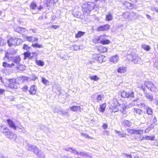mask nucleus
<instances>
[{"label":"nucleus","mask_w":158,"mask_h":158,"mask_svg":"<svg viewBox=\"0 0 158 158\" xmlns=\"http://www.w3.org/2000/svg\"><path fill=\"white\" fill-rule=\"evenodd\" d=\"M37 6L36 3L34 2H32L30 4V8L32 10H35L37 7Z\"/></svg>","instance_id":"7c9ffc66"},{"label":"nucleus","mask_w":158,"mask_h":158,"mask_svg":"<svg viewBox=\"0 0 158 158\" xmlns=\"http://www.w3.org/2000/svg\"><path fill=\"white\" fill-rule=\"evenodd\" d=\"M137 100H133L131 102V104L134 106H138V102Z\"/></svg>","instance_id":"603ef678"},{"label":"nucleus","mask_w":158,"mask_h":158,"mask_svg":"<svg viewBox=\"0 0 158 158\" xmlns=\"http://www.w3.org/2000/svg\"><path fill=\"white\" fill-rule=\"evenodd\" d=\"M105 56L102 55H99L96 57V59L100 63H102L104 61V59Z\"/></svg>","instance_id":"f3484780"},{"label":"nucleus","mask_w":158,"mask_h":158,"mask_svg":"<svg viewBox=\"0 0 158 158\" xmlns=\"http://www.w3.org/2000/svg\"><path fill=\"white\" fill-rule=\"evenodd\" d=\"M37 78V76L34 74H32L31 76V79L33 81H35Z\"/></svg>","instance_id":"3c124183"},{"label":"nucleus","mask_w":158,"mask_h":158,"mask_svg":"<svg viewBox=\"0 0 158 158\" xmlns=\"http://www.w3.org/2000/svg\"><path fill=\"white\" fill-rule=\"evenodd\" d=\"M102 127L103 129H106L107 127V125L106 124L104 123L102 125Z\"/></svg>","instance_id":"69168bd1"},{"label":"nucleus","mask_w":158,"mask_h":158,"mask_svg":"<svg viewBox=\"0 0 158 158\" xmlns=\"http://www.w3.org/2000/svg\"><path fill=\"white\" fill-rule=\"evenodd\" d=\"M123 4L124 6L130 9H132L133 7V4L131 3L128 2H125L123 3Z\"/></svg>","instance_id":"2eb2a0df"},{"label":"nucleus","mask_w":158,"mask_h":158,"mask_svg":"<svg viewBox=\"0 0 158 158\" xmlns=\"http://www.w3.org/2000/svg\"><path fill=\"white\" fill-rule=\"evenodd\" d=\"M22 40L20 38L14 37L10 38L7 40L8 46L10 47L12 46L18 45L22 43Z\"/></svg>","instance_id":"f03ea898"},{"label":"nucleus","mask_w":158,"mask_h":158,"mask_svg":"<svg viewBox=\"0 0 158 158\" xmlns=\"http://www.w3.org/2000/svg\"><path fill=\"white\" fill-rule=\"evenodd\" d=\"M122 125L125 127H130L131 126L132 123L128 120H125L122 122Z\"/></svg>","instance_id":"4468645a"},{"label":"nucleus","mask_w":158,"mask_h":158,"mask_svg":"<svg viewBox=\"0 0 158 158\" xmlns=\"http://www.w3.org/2000/svg\"><path fill=\"white\" fill-rule=\"evenodd\" d=\"M118 56L117 55H115L114 56L111 57L110 58V61L111 62H113L114 63H115L118 62Z\"/></svg>","instance_id":"a211bd4d"},{"label":"nucleus","mask_w":158,"mask_h":158,"mask_svg":"<svg viewBox=\"0 0 158 158\" xmlns=\"http://www.w3.org/2000/svg\"><path fill=\"white\" fill-rule=\"evenodd\" d=\"M110 41L109 40L106 39L100 41V43L103 44H109L110 43Z\"/></svg>","instance_id":"e433bc0d"},{"label":"nucleus","mask_w":158,"mask_h":158,"mask_svg":"<svg viewBox=\"0 0 158 158\" xmlns=\"http://www.w3.org/2000/svg\"><path fill=\"white\" fill-rule=\"evenodd\" d=\"M31 55V53L28 52H25L24 53V59H26L27 57H29Z\"/></svg>","instance_id":"49530a36"},{"label":"nucleus","mask_w":158,"mask_h":158,"mask_svg":"<svg viewBox=\"0 0 158 158\" xmlns=\"http://www.w3.org/2000/svg\"><path fill=\"white\" fill-rule=\"evenodd\" d=\"M89 78L91 80H94L95 81H98L99 79V78L96 75L94 76H89Z\"/></svg>","instance_id":"4c0bfd02"},{"label":"nucleus","mask_w":158,"mask_h":158,"mask_svg":"<svg viewBox=\"0 0 158 158\" xmlns=\"http://www.w3.org/2000/svg\"><path fill=\"white\" fill-rule=\"evenodd\" d=\"M145 139H150L152 140H154V136H146L145 135Z\"/></svg>","instance_id":"09e8293b"},{"label":"nucleus","mask_w":158,"mask_h":158,"mask_svg":"<svg viewBox=\"0 0 158 158\" xmlns=\"http://www.w3.org/2000/svg\"><path fill=\"white\" fill-rule=\"evenodd\" d=\"M121 96L124 98H131L134 97V94L133 92L131 91L129 92L123 91L121 93Z\"/></svg>","instance_id":"39448f33"},{"label":"nucleus","mask_w":158,"mask_h":158,"mask_svg":"<svg viewBox=\"0 0 158 158\" xmlns=\"http://www.w3.org/2000/svg\"><path fill=\"white\" fill-rule=\"evenodd\" d=\"M147 113L148 114H151L152 113V110L150 108H149L148 106H146L145 107Z\"/></svg>","instance_id":"f704fd0d"},{"label":"nucleus","mask_w":158,"mask_h":158,"mask_svg":"<svg viewBox=\"0 0 158 158\" xmlns=\"http://www.w3.org/2000/svg\"><path fill=\"white\" fill-rule=\"evenodd\" d=\"M3 66L5 68H12L15 66V64L14 63H12L11 64L8 63L6 62H4L2 64Z\"/></svg>","instance_id":"aec40b11"},{"label":"nucleus","mask_w":158,"mask_h":158,"mask_svg":"<svg viewBox=\"0 0 158 158\" xmlns=\"http://www.w3.org/2000/svg\"><path fill=\"white\" fill-rule=\"evenodd\" d=\"M90 4H84V5L85 6V7L86 8V9L88 10V11H90L91 10V8H89V6H90Z\"/></svg>","instance_id":"864d4df0"},{"label":"nucleus","mask_w":158,"mask_h":158,"mask_svg":"<svg viewBox=\"0 0 158 158\" xmlns=\"http://www.w3.org/2000/svg\"><path fill=\"white\" fill-rule=\"evenodd\" d=\"M138 57L137 55H135L132 57V61L135 64H137L138 63Z\"/></svg>","instance_id":"a878e982"},{"label":"nucleus","mask_w":158,"mask_h":158,"mask_svg":"<svg viewBox=\"0 0 158 158\" xmlns=\"http://www.w3.org/2000/svg\"><path fill=\"white\" fill-rule=\"evenodd\" d=\"M64 149L65 150H66L67 151H69L74 154H75V153H76V150L75 149H73L72 148H64Z\"/></svg>","instance_id":"4be33fe9"},{"label":"nucleus","mask_w":158,"mask_h":158,"mask_svg":"<svg viewBox=\"0 0 158 158\" xmlns=\"http://www.w3.org/2000/svg\"><path fill=\"white\" fill-rule=\"evenodd\" d=\"M23 48L27 51H29L30 49V48L29 47L28 45L25 44L23 46Z\"/></svg>","instance_id":"8fccbe9b"},{"label":"nucleus","mask_w":158,"mask_h":158,"mask_svg":"<svg viewBox=\"0 0 158 158\" xmlns=\"http://www.w3.org/2000/svg\"><path fill=\"white\" fill-rule=\"evenodd\" d=\"M100 41L106 39L107 36L106 35H102L99 36Z\"/></svg>","instance_id":"37998d69"},{"label":"nucleus","mask_w":158,"mask_h":158,"mask_svg":"<svg viewBox=\"0 0 158 158\" xmlns=\"http://www.w3.org/2000/svg\"><path fill=\"white\" fill-rule=\"evenodd\" d=\"M127 68L125 67H119L117 70L118 73H124L126 71Z\"/></svg>","instance_id":"6ab92c4d"},{"label":"nucleus","mask_w":158,"mask_h":158,"mask_svg":"<svg viewBox=\"0 0 158 158\" xmlns=\"http://www.w3.org/2000/svg\"><path fill=\"white\" fill-rule=\"evenodd\" d=\"M106 106V103L103 104L101 105L100 108V111L102 112H103L105 109Z\"/></svg>","instance_id":"72a5a7b5"},{"label":"nucleus","mask_w":158,"mask_h":158,"mask_svg":"<svg viewBox=\"0 0 158 158\" xmlns=\"http://www.w3.org/2000/svg\"><path fill=\"white\" fill-rule=\"evenodd\" d=\"M18 129V131L19 132H22L25 133L26 130L22 126L17 127V129Z\"/></svg>","instance_id":"473e14b6"},{"label":"nucleus","mask_w":158,"mask_h":158,"mask_svg":"<svg viewBox=\"0 0 158 158\" xmlns=\"http://www.w3.org/2000/svg\"><path fill=\"white\" fill-rule=\"evenodd\" d=\"M81 135L83 137H85L86 138H89V135L85 134H82Z\"/></svg>","instance_id":"052dcab7"},{"label":"nucleus","mask_w":158,"mask_h":158,"mask_svg":"<svg viewBox=\"0 0 158 158\" xmlns=\"http://www.w3.org/2000/svg\"><path fill=\"white\" fill-rule=\"evenodd\" d=\"M142 90L144 92V93L145 94V96L150 101H151L153 99V97L152 95L149 93H147L145 92V88H142Z\"/></svg>","instance_id":"9b49d317"},{"label":"nucleus","mask_w":158,"mask_h":158,"mask_svg":"<svg viewBox=\"0 0 158 158\" xmlns=\"http://www.w3.org/2000/svg\"><path fill=\"white\" fill-rule=\"evenodd\" d=\"M140 106H142V107H143L144 108V109H145V107L146 106H147L146 104L144 103H140Z\"/></svg>","instance_id":"0e129e2a"},{"label":"nucleus","mask_w":158,"mask_h":158,"mask_svg":"<svg viewBox=\"0 0 158 158\" xmlns=\"http://www.w3.org/2000/svg\"><path fill=\"white\" fill-rule=\"evenodd\" d=\"M5 136L12 140H15L17 137L16 134L14 133L10 130L6 134H5Z\"/></svg>","instance_id":"20e7f679"},{"label":"nucleus","mask_w":158,"mask_h":158,"mask_svg":"<svg viewBox=\"0 0 158 158\" xmlns=\"http://www.w3.org/2000/svg\"><path fill=\"white\" fill-rule=\"evenodd\" d=\"M7 122L9 126V127L14 130H17V127L15 125V123L10 119H7Z\"/></svg>","instance_id":"1a4fd4ad"},{"label":"nucleus","mask_w":158,"mask_h":158,"mask_svg":"<svg viewBox=\"0 0 158 158\" xmlns=\"http://www.w3.org/2000/svg\"><path fill=\"white\" fill-rule=\"evenodd\" d=\"M123 156L126 158H132V156L131 154L123 153Z\"/></svg>","instance_id":"79ce46f5"},{"label":"nucleus","mask_w":158,"mask_h":158,"mask_svg":"<svg viewBox=\"0 0 158 158\" xmlns=\"http://www.w3.org/2000/svg\"><path fill=\"white\" fill-rule=\"evenodd\" d=\"M32 46L34 47H36L38 48H41L42 47V45H39L37 44H33L32 45Z\"/></svg>","instance_id":"a18cd8bd"},{"label":"nucleus","mask_w":158,"mask_h":158,"mask_svg":"<svg viewBox=\"0 0 158 158\" xmlns=\"http://www.w3.org/2000/svg\"><path fill=\"white\" fill-rule=\"evenodd\" d=\"M150 90L153 92L156 91L157 90L156 87L153 84V86H152Z\"/></svg>","instance_id":"a19ab883"},{"label":"nucleus","mask_w":158,"mask_h":158,"mask_svg":"<svg viewBox=\"0 0 158 158\" xmlns=\"http://www.w3.org/2000/svg\"><path fill=\"white\" fill-rule=\"evenodd\" d=\"M37 90V88L35 85H32L30 88L29 92L30 94L34 95L35 94Z\"/></svg>","instance_id":"9d476101"},{"label":"nucleus","mask_w":158,"mask_h":158,"mask_svg":"<svg viewBox=\"0 0 158 158\" xmlns=\"http://www.w3.org/2000/svg\"><path fill=\"white\" fill-rule=\"evenodd\" d=\"M130 13L128 12H127L123 14V15L124 18L126 19H128V20H130L131 18L129 16Z\"/></svg>","instance_id":"c756f323"},{"label":"nucleus","mask_w":158,"mask_h":158,"mask_svg":"<svg viewBox=\"0 0 158 158\" xmlns=\"http://www.w3.org/2000/svg\"><path fill=\"white\" fill-rule=\"evenodd\" d=\"M9 81L10 83L16 84V80L15 79V78L9 79Z\"/></svg>","instance_id":"de8ad7c7"},{"label":"nucleus","mask_w":158,"mask_h":158,"mask_svg":"<svg viewBox=\"0 0 158 158\" xmlns=\"http://www.w3.org/2000/svg\"><path fill=\"white\" fill-rule=\"evenodd\" d=\"M97 96L96 97V100L98 102H100L102 101V99L104 98V95L103 94H99L98 93H97L93 95H91L92 98H94L96 96Z\"/></svg>","instance_id":"423d86ee"},{"label":"nucleus","mask_w":158,"mask_h":158,"mask_svg":"<svg viewBox=\"0 0 158 158\" xmlns=\"http://www.w3.org/2000/svg\"><path fill=\"white\" fill-rule=\"evenodd\" d=\"M153 66L154 67L156 68L157 69H158V60L154 62Z\"/></svg>","instance_id":"6e6d98bb"},{"label":"nucleus","mask_w":158,"mask_h":158,"mask_svg":"<svg viewBox=\"0 0 158 158\" xmlns=\"http://www.w3.org/2000/svg\"><path fill=\"white\" fill-rule=\"evenodd\" d=\"M76 153H75L74 154L77 155L78 156H82L84 157H89L91 156L89 155L88 152H78L76 150Z\"/></svg>","instance_id":"6e6552de"},{"label":"nucleus","mask_w":158,"mask_h":158,"mask_svg":"<svg viewBox=\"0 0 158 158\" xmlns=\"http://www.w3.org/2000/svg\"><path fill=\"white\" fill-rule=\"evenodd\" d=\"M12 53L14 55L15 53L14 52L13 53H10V52H8L6 54L5 57L4 58V60H6V58L7 59L9 60H12L13 62L19 64L21 60V59L19 56H16L15 57H11L10 56L9 54Z\"/></svg>","instance_id":"7ed1b4c3"},{"label":"nucleus","mask_w":158,"mask_h":158,"mask_svg":"<svg viewBox=\"0 0 158 158\" xmlns=\"http://www.w3.org/2000/svg\"><path fill=\"white\" fill-rule=\"evenodd\" d=\"M10 130L6 126H2L1 127L0 131L4 133L5 135Z\"/></svg>","instance_id":"f8f14e48"},{"label":"nucleus","mask_w":158,"mask_h":158,"mask_svg":"<svg viewBox=\"0 0 158 158\" xmlns=\"http://www.w3.org/2000/svg\"><path fill=\"white\" fill-rule=\"evenodd\" d=\"M133 112H134V113L135 115H136L135 114H138V109L134 108V109Z\"/></svg>","instance_id":"bf43d9fd"},{"label":"nucleus","mask_w":158,"mask_h":158,"mask_svg":"<svg viewBox=\"0 0 158 158\" xmlns=\"http://www.w3.org/2000/svg\"><path fill=\"white\" fill-rule=\"evenodd\" d=\"M26 38L27 40L29 42H33V36H27Z\"/></svg>","instance_id":"c03bdc74"},{"label":"nucleus","mask_w":158,"mask_h":158,"mask_svg":"<svg viewBox=\"0 0 158 158\" xmlns=\"http://www.w3.org/2000/svg\"><path fill=\"white\" fill-rule=\"evenodd\" d=\"M85 32L82 31H78L76 35V38H80L82 36L84 35Z\"/></svg>","instance_id":"c9c22d12"},{"label":"nucleus","mask_w":158,"mask_h":158,"mask_svg":"<svg viewBox=\"0 0 158 158\" xmlns=\"http://www.w3.org/2000/svg\"><path fill=\"white\" fill-rule=\"evenodd\" d=\"M28 89V87L27 86H24L22 88L24 92L26 91Z\"/></svg>","instance_id":"13d9d810"},{"label":"nucleus","mask_w":158,"mask_h":158,"mask_svg":"<svg viewBox=\"0 0 158 158\" xmlns=\"http://www.w3.org/2000/svg\"><path fill=\"white\" fill-rule=\"evenodd\" d=\"M42 82L45 85H46L47 84V83L48 82V81L46 80L44 78L42 77Z\"/></svg>","instance_id":"5fc2aeb1"},{"label":"nucleus","mask_w":158,"mask_h":158,"mask_svg":"<svg viewBox=\"0 0 158 158\" xmlns=\"http://www.w3.org/2000/svg\"><path fill=\"white\" fill-rule=\"evenodd\" d=\"M5 91V90L0 89V94H2Z\"/></svg>","instance_id":"680f3d73"},{"label":"nucleus","mask_w":158,"mask_h":158,"mask_svg":"<svg viewBox=\"0 0 158 158\" xmlns=\"http://www.w3.org/2000/svg\"><path fill=\"white\" fill-rule=\"evenodd\" d=\"M6 157L3 154L0 153V158H6Z\"/></svg>","instance_id":"774afa93"},{"label":"nucleus","mask_w":158,"mask_h":158,"mask_svg":"<svg viewBox=\"0 0 158 158\" xmlns=\"http://www.w3.org/2000/svg\"><path fill=\"white\" fill-rule=\"evenodd\" d=\"M110 28V26L108 24H106L103 26H100L98 27L97 31H107Z\"/></svg>","instance_id":"0eeeda50"},{"label":"nucleus","mask_w":158,"mask_h":158,"mask_svg":"<svg viewBox=\"0 0 158 158\" xmlns=\"http://www.w3.org/2000/svg\"><path fill=\"white\" fill-rule=\"evenodd\" d=\"M117 104H116L115 106L114 105V106L112 105L111 107H110V109L112 110L113 112H116L119 110V109L117 106L119 103L118 102H117Z\"/></svg>","instance_id":"412c9836"},{"label":"nucleus","mask_w":158,"mask_h":158,"mask_svg":"<svg viewBox=\"0 0 158 158\" xmlns=\"http://www.w3.org/2000/svg\"><path fill=\"white\" fill-rule=\"evenodd\" d=\"M4 44V40L0 37V46H3Z\"/></svg>","instance_id":"4d7b16f0"},{"label":"nucleus","mask_w":158,"mask_h":158,"mask_svg":"<svg viewBox=\"0 0 158 158\" xmlns=\"http://www.w3.org/2000/svg\"><path fill=\"white\" fill-rule=\"evenodd\" d=\"M152 128L151 127H150L147 129H146L145 130V132H148L149 131H150L151 129V128Z\"/></svg>","instance_id":"338daca9"},{"label":"nucleus","mask_w":158,"mask_h":158,"mask_svg":"<svg viewBox=\"0 0 158 158\" xmlns=\"http://www.w3.org/2000/svg\"><path fill=\"white\" fill-rule=\"evenodd\" d=\"M26 148L28 150L33 152L39 157L40 158H44L45 156L44 154L42 153L35 146L27 143L26 145Z\"/></svg>","instance_id":"f257e3e1"},{"label":"nucleus","mask_w":158,"mask_h":158,"mask_svg":"<svg viewBox=\"0 0 158 158\" xmlns=\"http://www.w3.org/2000/svg\"><path fill=\"white\" fill-rule=\"evenodd\" d=\"M36 64L39 66H43L44 65V62L40 60H36L35 61Z\"/></svg>","instance_id":"2f4dec72"},{"label":"nucleus","mask_w":158,"mask_h":158,"mask_svg":"<svg viewBox=\"0 0 158 158\" xmlns=\"http://www.w3.org/2000/svg\"><path fill=\"white\" fill-rule=\"evenodd\" d=\"M15 31L20 34H23L24 33L26 30L25 28L19 27L15 29Z\"/></svg>","instance_id":"ddd939ff"},{"label":"nucleus","mask_w":158,"mask_h":158,"mask_svg":"<svg viewBox=\"0 0 158 158\" xmlns=\"http://www.w3.org/2000/svg\"><path fill=\"white\" fill-rule=\"evenodd\" d=\"M97 51L100 52H106L107 49L106 48L103 47H100L99 49H97Z\"/></svg>","instance_id":"bb28decb"},{"label":"nucleus","mask_w":158,"mask_h":158,"mask_svg":"<svg viewBox=\"0 0 158 158\" xmlns=\"http://www.w3.org/2000/svg\"><path fill=\"white\" fill-rule=\"evenodd\" d=\"M142 48L146 51H149L151 49V47L149 45L146 44L142 45Z\"/></svg>","instance_id":"cd10ccee"},{"label":"nucleus","mask_w":158,"mask_h":158,"mask_svg":"<svg viewBox=\"0 0 158 158\" xmlns=\"http://www.w3.org/2000/svg\"><path fill=\"white\" fill-rule=\"evenodd\" d=\"M93 41L95 44H97L98 43H100V40L99 37V36H98L94 38L93 40Z\"/></svg>","instance_id":"ea45409f"},{"label":"nucleus","mask_w":158,"mask_h":158,"mask_svg":"<svg viewBox=\"0 0 158 158\" xmlns=\"http://www.w3.org/2000/svg\"><path fill=\"white\" fill-rule=\"evenodd\" d=\"M16 84L10 83L8 85L9 87L12 89H17L18 88V86L16 85Z\"/></svg>","instance_id":"c85d7f7f"},{"label":"nucleus","mask_w":158,"mask_h":158,"mask_svg":"<svg viewBox=\"0 0 158 158\" xmlns=\"http://www.w3.org/2000/svg\"><path fill=\"white\" fill-rule=\"evenodd\" d=\"M18 69L23 71L26 69V67L23 65H19L18 67Z\"/></svg>","instance_id":"58836bf2"},{"label":"nucleus","mask_w":158,"mask_h":158,"mask_svg":"<svg viewBox=\"0 0 158 158\" xmlns=\"http://www.w3.org/2000/svg\"><path fill=\"white\" fill-rule=\"evenodd\" d=\"M113 18L112 15L109 13V14L106 15V20L108 21H110L112 20Z\"/></svg>","instance_id":"b1692460"},{"label":"nucleus","mask_w":158,"mask_h":158,"mask_svg":"<svg viewBox=\"0 0 158 158\" xmlns=\"http://www.w3.org/2000/svg\"><path fill=\"white\" fill-rule=\"evenodd\" d=\"M153 84L150 81H145L144 83V86H146L148 89H150L152 86H153Z\"/></svg>","instance_id":"393cba45"},{"label":"nucleus","mask_w":158,"mask_h":158,"mask_svg":"<svg viewBox=\"0 0 158 158\" xmlns=\"http://www.w3.org/2000/svg\"><path fill=\"white\" fill-rule=\"evenodd\" d=\"M52 27L54 29H56L59 28V26L57 25H53L52 26Z\"/></svg>","instance_id":"e2e57ef3"},{"label":"nucleus","mask_w":158,"mask_h":158,"mask_svg":"<svg viewBox=\"0 0 158 158\" xmlns=\"http://www.w3.org/2000/svg\"><path fill=\"white\" fill-rule=\"evenodd\" d=\"M81 109V107L78 106H73L70 108L71 110L77 112H80Z\"/></svg>","instance_id":"dca6fc26"},{"label":"nucleus","mask_w":158,"mask_h":158,"mask_svg":"<svg viewBox=\"0 0 158 158\" xmlns=\"http://www.w3.org/2000/svg\"><path fill=\"white\" fill-rule=\"evenodd\" d=\"M127 131L128 132L131 134H138V130H135L134 129H127Z\"/></svg>","instance_id":"5701e85b"}]
</instances>
